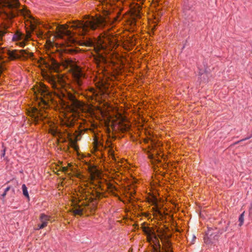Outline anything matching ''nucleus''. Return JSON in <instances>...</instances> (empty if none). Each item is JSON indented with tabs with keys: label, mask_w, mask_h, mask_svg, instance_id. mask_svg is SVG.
<instances>
[{
	"label": "nucleus",
	"mask_w": 252,
	"mask_h": 252,
	"mask_svg": "<svg viewBox=\"0 0 252 252\" xmlns=\"http://www.w3.org/2000/svg\"><path fill=\"white\" fill-rule=\"evenodd\" d=\"M113 23V21L107 17L92 18L85 21H76L71 26L75 30V32L68 30L65 26H62L59 30V33L61 38H65L71 43H74L77 41L76 34L82 36L88 34L89 30L94 31L97 28H103Z\"/></svg>",
	"instance_id": "nucleus-1"
},
{
	"label": "nucleus",
	"mask_w": 252,
	"mask_h": 252,
	"mask_svg": "<svg viewBox=\"0 0 252 252\" xmlns=\"http://www.w3.org/2000/svg\"><path fill=\"white\" fill-rule=\"evenodd\" d=\"M147 233L148 238L154 239L153 241L156 245V247L154 248V252H173L171 243L168 239V236L161 232L157 236L155 234H150V232Z\"/></svg>",
	"instance_id": "nucleus-2"
},
{
	"label": "nucleus",
	"mask_w": 252,
	"mask_h": 252,
	"mask_svg": "<svg viewBox=\"0 0 252 252\" xmlns=\"http://www.w3.org/2000/svg\"><path fill=\"white\" fill-rule=\"evenodd\" d=\"M57 95L63 102L66 103L67 106L69 107L71 111L77 112L78 111H83V103L78 100L71 93L62 91L60 94H57Z\"/></svg>",
	"instance_id": "nucleus-3"
},
{
	"label": "nucleus",
	"mask_w": 252,
	"mask_h": 252,
	"mask_svg": "<svg viewBox=\"0 0 252 252\" xmlns=\"http://www.w3.org/2000/svg\"><path fill=\"white\" fill-rule=\"evenodd\" d=\"M35 94H36L37 97H40V103L44 106L48 105L49 101L52 99L51 94L45 85L40 84L37 87Z\"/></svg>",
	"instance_id": "nucleus-4"
},
{
	"label": "nucleus",
	"mask_w": 252,
	"mask_h": 252,
	"mask_svg": "<svg viewBox=\"0 0 252 252\" xmlns=\"http://www.w3.org/2000/svg\"><path fill=\"white\" fill-rule=\"evenodd\" d=\"M73 84L75 86V89L81 90L83 84V80L85 77V74L82 69L78 66H75L72 68ZM73 90L74 89L73 88Z\"/></svg>",
	"instance_id": "nucleus-5"
},
{
	"label": "nucleus",
	"mask_w": 252,
	"mask_h": 252,
	"mask_svg": "<svg viewBox=\"0 0 252 252\" xmlns=\"http://www.w3.org/2000/svg\"><path fill=\"white\" fill-rule=\"evenodd\" d=\"M6 54L8 56V58L10 60H15L22 57L27 58L33 56L32 53H29L25 50L20 51L17 50H7Z\"/></svg>",
	"instance_id": "nucleus-6"
},
{
	"label": "nucleus",
	"mask_w": 252,
	"mask_h": 252,
	"mask_svg": "<svg viewBox=\"0 0 252 252\" xmlns=\"http://www.w3.org/2000/svg\"><path fill=\"white\" fill-rule=\"evenodd\" d=\"M114 43V39L110 37L107 33L100 35L97 40L98 46L101 50L106 49L109 45Z\"/></svg>",
	"instance_id": "nucleus-7"
},
{
	"label": "nucleus",
	"mask_w": 252,
	"mask_h": 252,
	"mask_svg": "<svg viewBox=\"0 0 252 252\" xmlns=\"http://www.w3.org/2000/svg\"><path fill=\"white\" fill-rule=\"evenodd\" d=\"M30 116L32 117L33 122L38 123L40 121H42L47 117L46 114L43 113L41 110H39L35 107L32 108L31 111L30 112Z\"/></svg>",
	"instance_id": "nucleus-8"
},
{
	"label": "nucleus",
	"mask_w": 252,
	"mask_h": 252,
	"mask_svg": "<svg viewBox=\"0 0 252 252\" xmlns=\"http://www.w3.org/2000/svg\"><path fill=\"white\" fill-rule=\"evenodd\" d=\"M52 217L49 215H46L44 213H41L39 216V220L41 222V227H46L48 225V222L51 220Z\"/></svg>",
	"instance_id": "nucleus-9"
},
{
	"label": "nucleus",
	"mask_w": 252,
	"mask_h": 252,
	"mask_svg": "<svg viewBox=\"0 0 252 252\" xmlns=\"http://www.w3.org/2000/svg\"><path fill=\"white\" fill-rule=\"evenodd\" d=\"M48 81L54 90H57V91L59 90L61 84L58 82L59 81L58 78H56L54 77H49Z\"/></svg>",
	"instance_id": "nucleus-10"
},
{
	"label": "nucleus",
	"mask_w": 252,
	"mask_h": 252,
	"mask_svg": "<svg viewBox=\"0 0 252 252\" xmlns=\"http://www.w3.org/2000/svg\"><path fill=\"white\" fill-rule=\"evenodd\" d=\"M61 125L63 126L71 127L73 126L74 122L72 119L69 118L67 116H65L61 120Z\"/></svg>",
	"instance_id": "nucleus-11"
},
{
	"label": "nucleus",
	"mask_w": 252,
	"mask_h": 252,
	"mask_svg": "<svg viewBox=\"0 0 252 252\" xmlns=\"http://www.w3.org/2000/svg\"><path fill=\"white\" fill-rule=\"evenodd\" d=\"M94 148L96 151L101 150L104 148L103 143L99 140V138L95 136L94 139Z\"/></svg>",
	"instance_id": "nucleus-12"
},
{
	"label": "nucleus",
	"mask_w": 252,
	"mask_h": 252,
	"mask_svg": "<svg viewBox=\"0 0 252 252\" xmlns=\"http://www.w3.org/2000/svg\"><path fill=\"white\" fill-rule=\"evenodd\" d=\"M6 3L9 8H17L19 5L18 0H6Z\"/></svg>",
	"instance_id": "nucleus-13"
},
{
	"label": "nucleus",
	"mask_w": 252,
	"mask_h": 252,
	"mask_svg": "<svg viewBox=\"0 0 252 252\" xmlns=\"http://www.w3.org/2000/svg\"><path fill=\"white\" fill-rule=\"evenodd\" d=\"M49 132L54 136L60 137L62 134L61 130L56 127H51L49 130Z\"/></svg>",
	"instance_id": "nucleus-14"
},
{
	"label": "nucleus",
	"mask_w": 252,
	"mask_h": 252,
	"mask_svg": "<svg viewBox=\"0 0 252 252\" xmlns=\"http://www.w3.org/2000/svg\"><path fill=\"white\" fill-rule=\"evenodd\" d=\"M106 186L107 189L109 190L110 192H111L113 195L115 196L117 195L115 193V191L117 190L115 186H114L113 184L110 183H107Z\"/></svg>",
	"instance_id": "nucleus-15"
},
{
	"label": "nucleus",
	"mask_w": 252,
	"mask_h": 252,
	"mask_svg": "<svg viewBox=\"0 0 252 252\" xmlns=\"http://www.w3.org/2000/svg\"><path fill=\"white\" fill-rule=\"evenodd\" d=\"M23 34L19 32H17L13 36V41L19 40L23 38Z\"/></svg>",
	"instance_id": "nucleus-16"
},
{
	"label": "nucleus",
	"mask_w": 252,
	"mask_h": 252,
	"mask_svg": "<svg viewBox=\"0 0 252 252\" xmlns=\"http://www.w3.org/2000/svg\"><path fill=\"white\" fill-rule=\"evenodd\" d=\"M83 209L81 208L79 206H78V208L74 209L73 210V213L75 215H78L81 216L83 214Z\"/></svg>",
	"instance_id": "nucleus-17"
},
{
	"label": "nucleus",
	"mask_w": 252,
	"mask_h": 252,
	"mask_svg": "<svg viewBox=\"0 0 252 252\" xmlns=\"http://www.w3.org/2000/svg\"><path fill=\"white\" fill-rule=\"evenodd\" d=\"M7 27L5 26L3 30L0 29V41H2L3 37L7 33Z\"/></svg>",
	"instance_id": "nucleus-18"
},
{
	"label": "nucleus",
	"mask_w": 252,
	"mask_h": 252,
	"mask_svg": "<svg viewBox=\"0 0 252 252\" xmlns=\"http://www.w3.org/2000/svg\"><path fill=\"white\" fill-rule=\"evenodd\" d=\"M22 189L23 195L25 197H26L27 198L29 199V195L28 189H27L26 186L25 184L22 185Z\"/></svg>",
	"instance_id": "nucleus-19"
},
{
	"label": "nucleus",
	"mask_w": 252,
	"mask_h": 252,
	"mask_svg": "<svg viewBox=\"0 0 252 252\" xmlns=\"http://www.w3.org/2000/svg\"><path fill=\"white\" fill-rule=\"evenodd\" d=\"M244 212L242 213L239 217V226H242L244 221Z\"/></svg>",
	"instance_id": "nucleus-20"
},
{
	"label": "nucleus",
	"mask_w": 252,
	"mask_h": 252,
	"mask_svg": "<svg viewBox=\"0 0 252 252\" xmlns=\"http://www.w3.org/2000/svg\"><path fill=\"white\" fill-rule=\"evenodd\" d=\"M52 64L54 69H56V68H57L59 66L58 63L55 60H52Z\"/></svg>",
	"instance_id": "nucleus-21"
},
{
	"label": "nucleus",
	"mask_w": 252,
	"mask_h": 252,
	"mask_svg": "<svg viewBox=\"0 0 252 252\" xmlns=\"http://www.w3.org/2000/svg\"><path fill=\"white\" fill-rule=\"evenodd\" d=\"M229 224H230V222H228L227 223L226 226V227H225V228H224V229H223L222 231H221L220 232V234H221L223 232L226 231L227 230V229H228V226H229Z\"/></svg>",
	"instance_id": "nucleus-22"
},
{
	"label": "nucleus",
	"mask_w": 252,
	"mask_h": 252,
	"mask_svg": "<svg viewBox=\"0 0 252 252\" xmlns=\"http://www.w3.org/2000/svg\"><path fill=\"white\" fill-rule=\"evenodd\" d=\"M41 224H38L37 227L35 229L37 230L44 228L45 227H41Z\"/></svg>",
	"instance_id": "nucleus-23"
},
{
	"label": "nucleus",
	"mask_w": 252,
	"mask_h": 252,
	"mask_svg": "<svg viewBox=\"0 0 252 252\" xmlns=\"http://www.w3.org/2000/svg\"><path fill=\"white\" fill-rule=\"evenodd\" d=\"M5 149L4 148L2 151V154L1 155V157H3L5 156Z\"/></svg>",
	"instance_id": "nucleus-24"
},
{
	"label": "nucleus",
	"mask_w": 252,
	"mask_h": 252,
	"mask_svg": "<svg viewBox=\"0 0 252 252\" xmlns=\"http://www.w3.org/2000/svg\"><path fill=\"white\" fill-rule=\"evenodd\" d=\"M207 235H210V236H211L212 234L211 230V229H208L207 233Z\"/></svg>",
	"instance_id": "nucleus-25"
},
{
	"label": "nucleus",
	"mask_w": 252,
	"mask_h": 252,
	"mask_svg": "<svg viewBox=\"0 0 252 252\" xmlns=\"http://www.w3.org/2000/svg\"><path fill=\"white\" fill-rule=\"evenodd\" d=\"M25 45V43L24 42H20L19 43V45L21 46V47H24Z\"/></svg>",
	"instance_id": "nucleus-26"
},
{
	"label": "nucleus",
	"mask_w": 252,
	"mask_h": 252,
	"mask_svg": "<svg viewBox=\"0 0 252 252\" xmlns=\"http://www.w3.org/2000/svg\"><path fill=\"white\" fill-rule=\"evenodd\" d=\"M6 194H7V192H6L5 191H4L1 196L2 198H4L5 196V195H6Z\"/></svg>",
	"instance_id": "nucleus-27"
},
{
	"label": "nucleus",
	"mask_w": 252,
	"mask_h": 252,
	"mask_svg": "<svg viewBox=\"0 0 252 252\" xmlns=\"http://www.w3.org/2000/svg\"><path fill=\"white\" fill-rule=\"evenodd\" d=\"M10 189V187H7L4 190V191H5L6 192H7V191Z\"/></svg>",
	"instance_id": "nucleus-28"
},
{
	"label": "nucleus",
	"mask_w": 252,
	"mask_h": 252,
	"mask_svg": "<svg viewBox=\"0 0 252 252\" xmlns=\"http://www.w3.org/2000/svg\"><path fill=\"white\" fill-rule=\"evenodd\" d=\"M128 128H129L128 126H126V127L125 128V130H127Z\"/></svg>",
	"instance_id": "nucleus-29"
},
{
	"label": "nucleus",
	"mask_w": 252,
	"mask_h": 252,
	"mask_svg": "<svg viewBox=\"0 0 252 252\" xmlns=\"http://www.w3.org/2000/svg\"><path fill=\"white\" fill-rule=\"evenodd\" d=\"M3 50V48H1V49H0V54L1 53V50Z\"/></svg>",
	"instance_id": "nucleus-30"
}]
</instances>
